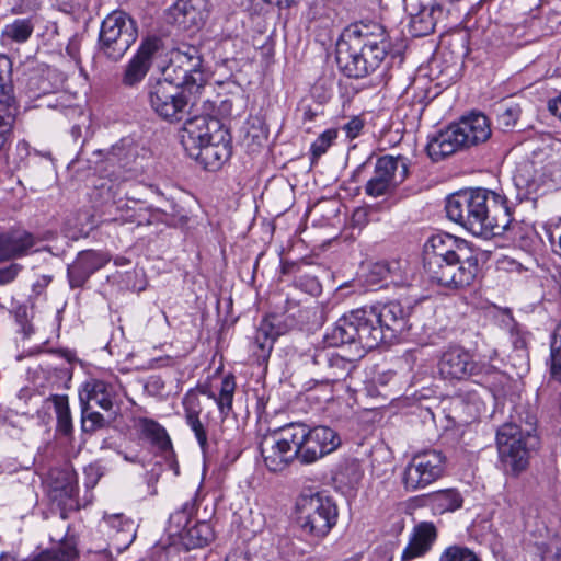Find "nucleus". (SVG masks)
<instances>
[{"instance_id":"obj_55","label":"nucleus","mask_w":561,"mask_h":561,"mask_svg":"<svg viewBox=\"0 0 561 561\" xmlns=\"http://www.w3.org/2000/svg\"><path fill=\"white\" fill-rule=\"evenodd\" d=\"M85 486L93 488L102 477L101 467L96 463H91L84 468Z\"/></svg>"},{"instance_id":"obj_43","label":"nucleus","mask_w":561,"mask_h":561,"mask_svg":"<svg viewBox=\"0 0 561 561\" xmlns=\"http://www.w3.org/2000/svg\"><path fill=\"white\" fill-rule=\"evenodd\" d=\"M108 424L110 422L101 413L93 411L90 405H81V431L84 434H93Z\"/></svg>"},{"instance_id":"obj_34","label":"nucleus","mask_w":561,"mask_h":561,"mask_svg":"<svg viewBox=\"0 0 561 561\" xmlns=\"http://www.w3.org/2000/svg\"><path fill=\"white\" fill-rule=\"evenodd\" d=\"M277 335L273 324L264 319L257 328L252 346L253 355L259 362H265L270 357Z\"/></svg>"},{"instance_id":"obj_31","label":"nucleus","mask_w":561,"mask_h":561,"mask_svg":"<svg viewBox=\"0 0 561 561\" xmlns=\"http://www.w3.org/2000/svg\"><path fill=\"white\" fill-rule=\"evenodd\" d=\"M443 15V8L438 4L423 7L410 20L409 30L412 36L423 37L434 32L438 19Z\"/></svg>"},{"instance_id":"obj_18","label":"nucleus","mask_w":561,"mask_h":561,"mask_svg":"<svg viewBox=\"0 0 561 561\" xmlns=\"http://www.w3.org/2000/svg\"><path fill=\"white\" fill-rule=\"evenodd\" d=\"M110 260V254L104 251L84 250L79 252L73 262L67 266L70 288H83L90 277L103 268Z\"/></svg>"},{"instance_id":"obj_40","label":"nucleus","mask_w":561,"mask_h":561,"mask_svg":"<svg viewBox=\"0 0 561 561\" xmlns=\"http://www.w3.org/2000/svg\"><path fill=\"white\" fill-rule=\"evenodd\" d=\"M78 556L73 539L61 540L60 545L46 550L28 561H73Z\"/></svg>"},{"instance_id":"obj_17","label":"nucleus","mask_w":561,"mask_h":561,"mask_svg":"<svg viewBox=\"0 0 561 561\" xmlns=\"http://www.w3.org/2000/svg\"><path fill=\"white\" fill-rule=\"evenodd\" d=\"M324 341L331 347L358 344L362 348L373 350L363 308L351 310L342 316L325 333Z\"/></svg>"},{"instance_id":"obj_46","label":"nucleus","mask_w":561,"mask_h":561,"mask_svg":"<svg viewBox=\"0 0 561 561\" xmlns=\"http://www.w3.org/2000/svg\"><path fill=\"white\" fill-rule=\"evenodd\" d=\"M337 476L340 477L341 481L351 486H354L360 481L363 472L360 470L359 463L355 460H351L341 466Z\"/></svg>"},{"instance_id":"obj_41","label":"nucleus","mask_w":561,"mask_h":561,"mask_svg":"<svg viewBox=\"0 0 561 561\" xmlns=\"http://www.w3.org/2000/svg\"><path fill=\"white\" fill-rule=\"evenodd\" d=\"M19 110L0 105V153L9 147Z\"/></svg>"},{"instance_id":"obj_44","label":"nucleus","mask_w":561,"mask_h":561,"mask_svg":"<svg viewBox=\"0 0 561 561\" xmlns=\"http://www.w3.org/2000/svg\"><path fill=\"white\" fill-rule=\"evenodd\" d=\"M234 389V377L231 375L226 376L221 381L219 397L215 398L217 405L222 414H227L232 408Z\"/></svg>"},{"instance_id":"obj_29","label":"nucleus","mask_w":561,"mask_h":561,"mask_svg":"<svg viewBox=\"0 0 561 561\" xmlns=\"http://www.w3.org/2000/svg\"><path fill=\"white\" fill-rule=\"evenodd\" d=\"M138 430L144 438L148 439L160 451L167 455V458L170 460V466L174 473L179 474V465L173 459L174 451L167 430L157 421L148 417L139 419Z\"/></svg>"},{"instance_id":"obj_25","label":"nucleus","mask_w":561,"mask_h":561,"mask_svg":"<svg viewBox=\"0 0 561 561\" xmlns=\"http://www.w3.org/2000/svg\"><path fill=\"white\" fill-rule=\"evenodd\" d=\"M467 149L456 122L428 138L426 146L430 158L437 162L459 150Z\"/></svg>"},{"instance_id":"obj_59","label":"nucleus","mask_w":561,"mask_h":561,"mask_svg":"<svg viewBox=\"0 0 561 561\" xmlns=\"http://www.w3.org/2000/svg\"><path fill=\"white\" fill-rule=\"evenodd\" d=\"M514 181L518 187H524L529 193L533 191H536V183L534 181H529V180L525 179L522 173V170H519L515 174Z\"/></svg>"},{"instance_id":"obj_63","label":"nucleus","mask_w":561,"mask_h":561,"mask_svg":"<svg viewBox=\"0 0 561 561\" xmlns=\"http://www.w3.org/2000/svg\"><path fill=\"white\" fill-rule=\"evenodd\" d=\"M297 264L294 262H282L280 272L282 274H290L295 272Z\"/></svg>"},{"instance_id":"obj_9","label":"nucleus","mask_w":561,"mask_h":561,"mask_svg":"<svg viewBox=\"0 0 561 561\" xmlns=\"http://www.w3.org/2000/svg\"><path fill=\"white\" fill-rule=\"evenodd\" d=\"M298 451V460L304 465H310L325 455L334 451L341 445L337 433L328 426H314L310 428L307 424L290 423Z\"/></svg>"},{"instance_id":"obj_45","label":"nucleus","mask_w":561,"mask_h":561,"mask_svg":"<svg viewBox=\"0 0 561 561\" xmlns=\"http://www.w3.org/2000/svg\"><path fill=\"white\" fill-rule=\"evenodd\" d=\"M439 561H481L478 556L467 547L449 546L440 554Z\"/></svg>"},{"instance_id":"obj_3","label":"nucleus","mask_w":561,"mask_h":561,"mask_svg":"<svg viewBox=\"0 0 561 561\" xmlns=\"http://www.w3.org/2000/svg\"><path fill=\"white\" fill-rule=\"evenodd\" d=\"M226 135L218 119L195 116L185 122L181 144L205 170L216 171L231 157V146Z\"/></svg>"},{"instance_id":"obj_52","label":"nucleus","mask_w":561,"mask_h":561,"mask_svg":"<svg viewBox=\"0 0 561 561\" xmlns=\"http://www.w3.org/2000/svg\"><path fill=\"white\" fill-rule=\"evenodd\" d=\"M561 350L557 348V335L553 336L551 343V375L552 377L561 382V362H560Z\"/></svg>"},{"instance_id":"obj_12","label":"nucleus","mask_w":561,"mask_h":561,"mask_svg":"<svg viewBox=\"0 0 561 561\" xmlns=\"http://www.w3.org/2000/svg\"><path fill=\"white\" fill-rule=\"evenodd\" d=\"M439 374L445 379L465 380L471 377L479 378V382L499 375V369L484 362H474L472 356L461 347H451L443 353L439 364Z\"/></svg>"},{"instance_id":"obj_27","label":"nucleus","mask_w":561,"mask_h":561,"mask_svg":"<svg viewBox=\"0 0 561 561\" xmlns=\"http://www.w3.org/2000/svg\"><path fill=\"white\" fill-rule=\"evenodd\" d=\"M437 538V529L432 522H421L413 527L409 542L401 554L402 561H411L413 559L426 554Z\"/></svg>"},{"instance_id":"obj_19","label":"nucleus","mask_w":561,"mask_h":561,"mask_svg":"<svg viewBox=\"0 0 561 561\" xmlns=\"http://www.w3.org/2000/svg\"><path fill=\"white\" fill-rule=\"evenodd\" d=\"M319 382L330 383L345 380L355 368L352 360L325 350L317 351L312 358Z\"/></svg>"},{"instance_id":"obj_61","label":"nucleus","mask_w":561,"mask_h":561,"mask_svg":"<svg viewBox=\"0 0 561 561\" xmlns=\"http://www.w3.org/2000/svg\"><path fill=\"white\" fill-rule=\"evenodd\" d=\"M305 289L310 294H318L321 290V286L316 277L307 276Z\"/></svg>"},{"instance_id":"obj_4","label":"nucleus","mask_w":561,"mask_h":561,"mask_svg":"<svg viewBox=\"0 0 561 561\" xmlns=\"http://www.w3.org/2000/svg\"><path fill=\"white\" fill-rule=\"evenodd\" d=\"M296 515L302 535L310 541L319 542L336 525L339 510L331 496L306 490L296 500Z\"/></svg>"},{"instance_id":"obj_58","label":"nucleus","mask_w":561,"mask_h":561,"mask_svg":"<svg viewBox=\"0 0 561 561\" xmlns=\"http://www.w3.org/2000/svg\"><path fill=\"white\" fill-rule=\"evenodd\" d=\"M21 266L13 264L7 268L0 270V283H8L14 279Z\"/></svg>"},{"instance_id":"obj_48","label":"nucleus","mask_w":561,"mask_h":561,"mask_svg":"<svg viewBox=\"0 0 561 561\" xmlns=\"http://www.w3.org/2000/svg\"><path fill=\"white\" fill-rule=\"evenodd\" d=\"M185 417L199 416L203 408L198 394L194 390H190L182 399Z\"/></svg>"},{"instance_id":"obj_13","label":"nucleus","mask_w":561,"mask_h":561,"mask_svg":"<svg viewBox=\"0 0 561 561\" xmlns=\"http://www.w3.org/2000/svg\"><path fill=\"white\" fill-rule=\"evenodd\" d=\"M99 156H104L102 160H98L96 169L103 178L108 179L111 185L107 188V195L114 197L116 194L117 183L127 181L136 175V148L117 144L112 146L105 153L98 151Z\"/></svg>"},{"instance_id":"obj_7","label":"nucleus","mask_w":561,"mask_h":561,"mask_svg":"<svg viewBox=\"0 0 561 561\" xmlns=\"http://www.w3.org/2000/svg\"><path fill=\"white\" fill-rule=\"evenodd\" d=\"M138 37L136 22L124 11H113L102 22L99 49L110 60L117 61Z\"/></svg>"},{"instance_id":"obj_42","label":"nucleus","mask_w":561,"mask_h":561,"mask_svg":"<svg viewBox=\"0 0 561 561\" xmlns=\"http://www.w3.org/2000/svg\"><path fill=\"white\" fill-rule=\"evenodd\" d=\"M522 108L519 104L513 101H504L496 107L497 124L504 130H510L515 127Z\"/></svg>"},{"instance_id":"obj_37","label":"nucleus","mask_w":561,"mask_h":561,"mask_svg":"<svg viewBox=\"0 0 561 561\" xmlns=\"http://www.w3.org/2000/svg\"><path fill=\"white\" fill-rule=\"evenodd\" d=\"M462 502L461 494L454 489L440 490L428 495V503L439 514L460 508Z\"/></svg>"},{"instance_id":"obj_39","label":"nucleus","mask_w":561,"mask_h":561,"mask_svg":"<svg viewBox=\"0 0 561 561\" xmlns=\"http://www.w3.org/2000/svg\"><path fill=\"white\" fill-rule=\"evenodd\" d=\"M33 31L34 24L31 19H15L3 27L1 37L3 41L25 43L31 37Z\"/></svg>"},{"instance_id":"obj_20","label":"nucleus","mask_w":561,"mask_h":561,"mask_svg":"<svg viewBox=\"0 0 561 561\" xmlns=\"http://www.w3.org/2000/svg\"><path fill=\"white\" fill-rule=\"evenodd\" d=\"M102 527L110 538V549L117 553L125 551L136 538L137 525L122 513L105 514Z\"/></svg>"},{"instance_id":"obj_49","label":"nucleus","mask_w":561,"mask_h":561,"mask_svg":"<svg viewBox=\"0 0 561 561\" xmlns=\"http://www.w3.org/2000/svg\"><path fill=\"white\" fill-rule=\"evenodd\" d=\"M185 421H186V424L192 430V432L194 433L195 438H196L201 449L203 451H205L208 446V438H207L206 430H205L203 423L201 422L199 416L185 417Z\"/></svg>"},{"instance_id":"obj_23","label":"nucleus","mask_w":561,"mask_h":561,"mask_svg":"<svg viewBox=\"0 0 561 561\" xmlns=\"http://www.w3.org/2000/svg\"><path fill=\"white\" fill-rule=\"evenodd\" d=\"M39 240L26 230H14L0 234V261L18 259L38 252Z\"/></svg>"},{"instance_id":"obj_60","label":"nucleus","mask_w":561,"mask_h":561,"mask_svg":"<svg viewBox=\"0 0 561 561\" xmlns=\"http://www.w3.org/2000/svg\"><path fill=\"white\" fill-rule=\"evenodd\" d=\"M548 110L552 115L561 119V93L556 99L549 101Z\"/></svg>"},{"instance_id":"obj_54","label":"nucleus","mask_w":561,"mask_h":561,"mask_svg":"<svg viewBox=\"0 0 561 561\" xmlns=\"http://www.w3.org/2000/svg\"><path fill=\"white\" fill-rule=\"evenodd\" d=\"M389 271L386 267V261L377 262L371 265L369 271V280L374 284L386 282L387 283V272Z\"/></svg>"},{"instance_id":"obj_28","label":"nucleus","mask_w":561,"mask_h":561,"mask_svg":"<svg viewBox=\"0 0 561 561\" xmlns=\"http://www.w3.org/2000/svg\"><path fill=\"white\" fill-rule=\"evenodd\" d=\"M50 497L59 505H68L78 494V476L69 465L50 473Z\"/></svg>"},{"instance_id":"obj_35","label":"nucleus","mask_w":561,"mask_h":561,"mask_svg":"<svg viewBox=\"0 0 561 561\" xmlns=\"http://www.w3.org/2000/svg\"><path fill=\"white\" fill-rule=\"evenodd\" d=\"M196 512L195 500L186 501L181 508L173 512L169 517L168 531L171 537L180 536L192 526V517Z\"/></svg>"},{"instance_id":"obj_33","label":"nucleus","mask_w":561,"mask_h":561,"mask_svg":"<svg viewBox=\"0 0 561 561\" xmlns=\"http://www.w3.org/2000/svg\"><path fill=\"white\" fill-rule=\"evenodd\" d=\"M215 538L214 530L207 522L192 524L179 538V543L186 550L203 548Z\"/></svg>"},{"instance_id":"obj_2","label":"nucleus","mask_w":561,"mask_h":561,"mask_svg":"<svg viewBox=\"0 0 561 561\" xmlns=\"http://www.w3.org/2000/svg\"><path fill=\"white\" fill-rule=\"evenodd\" d=\"M447 218L477 237L503 234L512 222L504 195L485 188L458 191L446 199Z\"/></svg>"},{"instance_id":"obj_16","label":"nucleus","mask_w":561,"mask_h":561,"mask_svg":"<svg viewBox=\"0 0 561 561\" xmlns=\"http://www.w3.org/2000/svg\"><path fill=\"white\" fill-rule=\"evenodd\" d=\"M445 456L436 449L413 455L403 471L402 481L408 491L424 489L437 481L444 472Z\"/></svg>"},{"instance_id":"obj_24","label":"nucleus","mask_w":561,"mask_h":561,"mask_svg":"<svg viewBox=\"0 0 561 561\" xmlns=\"http://www.w3.org/2000/svg\"><path fill=\"white\" fill-rule=\"evenodd\" d=\"M157 49L158 45L154 39H147L141 44L135 56L125 67L122 78V83L125 87H136L145 79L151 68L152 58Z\"/></svg>"},{"instance_id":"obj_14","label":"nucleus","mask_w":561,"mask_h":561,"mask_svg":"<svg viewBox=\"0 0 561 561\" xmlns=\"http://www.w3.org/2000/svg\"><path fill=\"white\" fill-rule=\"evenodd\" d=\"M356 35L351 34L350 30L342 36L336 44V64L340 70L350 78H364L378 69V60L381 55L380 49L376 48L374 56L365 59L363 47Z\"/></svg>"},{"instance_id":"obj_51","label":"nucleus","mask_w":561,"mask_h":561,"mask_svg":"<svg viewBox=\"0 0 561 561\" xmlns=\"http://www.w3.org/2000/svg\"><path fill=\"white\" fill-rule=\"evenodd\" d=\"M386 267L389 268L387 272V284H400L403 282L404 267L401 261H386Z\"/></svg>"},{"instance_id":"obj_15","label":"nucleus","mask_w":561,"mask_h":561,"mask_svg":"<svg viewBox=\"0 0 561 561\" xmlns=\"http://www.w3.org/2000/svg\"><path fill=\"white\" fill-rule=\"evenodd\" d=\"M409 174L408 159L398 156H382L377 159L371 178L367 181L365 193L371 197L392 194Z\"/></svg>"},{"instance_id":"obj_1","label":"nucleus","mask_w":561,"mask_h":561,"mask_svg":"<svg viewBox=\"0 0 561 561\" xmlns=\"http://www.w3.org/2000/svg\"><path fill=\"white\" fill-rule=\"evenodd\" d=\"M423 262L432 284L453 290L471 286L480 270L478 249L449 233H438L426 241Z\"/></svg>"},{"instance_id":"obj_64","label":"nucleus","mask_w":561,"mask_h":561,"mask_svg":"<svg viewBox=\"0 0 561 561\" xmlns=\"http://www.w3.org/2000/svg\"><path fill=\"white\" fill-rule=\"evenodd\" d=\"M225 561H249V559L242 554H232L227 557Z\"/></svg>"},{"instance_id":"obj_38","label":"nucleus","mask_w":561,"mask_h":561,"mask_svg":"<svg viewBox=\"0 0 561 561\" xmlns=\"http://www.w3.org/2000/svg\"><path fill=\"white\" fill-rule=\"evenodd\" d=\"M454 409L463 416V422H471L479 417L482 410V401L474 392L459 393L454 399Z\"/></svg>"},{"instance_id":"obj_50","label":"nucleus","mask_w":561,"mask_h":561,"mask_svg":"<svg viewBox=\"0 0 561 561\" xmlns=\"http://www.w3.org/2000/svg\"><path fill=\"white\" fill-rule=\"evenodd\" d=\"M14 318L16 323L21 328V332L24 334V336L28 337L34 333V329L32 323L28 320V310L25 306H19L14 310Z\"/></svg>"},{"instance_id":"obj_32","label":"nucleus","mask_w":561,"mask_h":561,"mask_svg":"<svg viewBox=\"0 0 561 561\" xmlns=\"http://www.w3.org/2000/svg\"><path fill=\"white\" fill-rule=\"evenodd\" d=\"M12 72V60L8 56L0 54V105L20 108L13 84Z\"/></svg>"},{"instance_id":"obj_57","label":"nucleus","mask_w":561,"mask_h":561,"mask_svg":"<svg viewBox=\"0 0 561 561\" xmlns=\"http://www.w3.org/2000/svg\"><path fill=\"white\" fill-rule=\"evenodd\" d=\"M548 174H549L551 181L558 187H561V160H557L550 164Z\"/></svg>"},{"instance_id":"obj_6","label":"nucleus","mask_w":561,"mask_h":561,"mask_svg":"<svg viewBox=\"0 0 561 561\" xmlns=\"http://www.w3.org/2000/svg\"><path fill=\"white\" fill-rule=\"evenodd\" d=\"M373 348L389 343L411 329L408 311L397 301L362 307Z\"/></svg>"},{"instance_id":"obj_8","label":"nucleus","mask_w":561,"mask_h":561,"mask_svg":"<svg viewBox=\"0 0 561 561\" xmlns=\"http://www.w3.org/2000/svg\"><path fill=\"white\" fill-rule=\"evenodd\" d=\"M163 76L190 92H198L206 83L203 58L195 46L184 45L171 51Z\"/></svg>"},{"instance_id":"obj_11","label":"nucleus","mask_w":561,"mask_h":561,"mask_svg":"<svg viewBox=\"0 0 561 561\" xmlns=\"http://www.w3.org/2000/svg\"><path fill=\"white\" fill-rule=\"evenodd\" d=\"M295 435L289 423L263 437L260 443V453L268 471L282 472L294 460H298L295 439L299 436L295 437Z\"/></svg>"},{"instance_id":"obj_47","label":"nucleus","mask_w":561,"mask_h":561,"mask_svg":"<svg viewBox=\"0 0 561 561\" xmlns=\"http://www.w3.org/2000/svg\"><path fill=\"white\" fill-rule=\"evenodd\" d=\"M336 137L337 131L335 129L323 131L311 145L312 156L319 158L324 154Z\"/></svg>"},{"instance_id":"obj_10","label":"nucleus","mask_w":561,"mask_h":561,"mask_svg":"<svg viewBox=\"0 0 561 561\" xmlns=\"http://www.w3.org/2000/svg\"><path fill=\"white\" fill-rule=\"evenodd\" d=\"M180 85L158 80L148 85V102L151 110L162 119L181 122L190 113V100Z\"/></svg>"},{"instance_id":"obj_36","label":"nucleus","mask_w":561,"mask_h":561,"mask_svg":"<svg viewBox=\"0 0 561 561\" xmlns=\"http://www.w3.org/2000/svg\"><path fill=\"white\" fill-rule=\"evenodd\" d=\"M55 408L57 426L56 431L66 437H71L73 433L72 419L69 408L68 396L53 394L48 399Z\"/></svg>"},{"instance_id":"obj_56","label":"nucleus","mask_w":561,"mask_h":561,"mask_svg":"<svg viewBox=\"0 0 561 561\" xmlns=\"http://www.w3.org/2000/svg\"><path fill=\"white\" fill-rule=\"evenodd\" d=\"M66 53L71 59L76 61V64H79L81 61L80 41L77 37H73L69 41L66 47Z\"/></svg>"},{"instance_id":"obj_26","label":"nucleus","mask_w":561,"mask_h":561,"mask_svg":"<svg viewBox=\"0 0 561 561\" xmlns=\"http://www.w3.org/2000/svg\"><path fill=\"white\" fill-rule=\"evenodd\" d=\"M456 124L467 148L485 142L492 135L490 119L481 112H471Z\"/></svg>"},{"instance_id":"obj_62","label":"nucleus","mask_w":561,"mask_h":561,"mask_svg":"<svg viewBox=\"0 0 561 561\" xmlns=\"http://www.w3.org/2000/svg\"><path fill=\"white\" fill-rule=\"evenodd\" d=\"M455 44H458L462 50V55L467 54L468 35L465 33H458L453 36Z\"/></svg>"},{"instance_id":"obj_21","label":"nucleus","mask_w":561,"mask_h":561,"mask_svg":"<svg viewBox=\"0 0 561 561\" xmlns=\"http://www.w3.org/2000/svg\"><path fill=\"white\" fill-rule=\"evenodd\" d=\"M351 34L356 35L360 44H366L363 47L365 59L375 55L376 48L380 49L381 55L378 60V68L385 60L390 49V41L388 38L385 27L377 23H358L350 28Z\"/></svg>"},{"instance_id":"obj_22","label":"nucleus","mask_w":561,"mask_h":561,"mask_svg":"<svg viewBox=\"0 0 561 561\" xmlns=\"http://www.w3.org/2000/svg\"><path fill=\"white\" fill-rule=\"evenodd\" d=\"M209 14L208 0H176L171 8L173 22L184 31H196Z\"/></svg>"},{"instance_id":"obj_53","label":"nucleus","mask_w":561,"mask_h":561,"mask_svg":"<svg viewBox=\"0 0 561 561\" xmlns=\"http://www.w3.org/2000/svg\"><path fill=\"white\" fill-rule=\"evenodd\" d=\"M363 128L364 121L358 116H354L346 124H344L342 129L345 131L346 137L353 140L358 137Z\"/></svg>"},{"instance_id":"obj_30","label":"nucleus","mask_w":561,"mask_h":561,"mask_svg":"<svg viewBox=\"0 0 561 561\" xmlns=\"http://www.w3.org/2000/svg\"><path fill=\"white\" fill-rule=\"evenodd\" d=\"M113 386L100 379H91L84 382L79 391L81 405H90V402L94 401L105 411H110L113 408Z\"/></svg>"},{"instance_id":"obj_5","label":"nucleus","mask_w":561,"mask_h":561,"mask_svg":"<svg viewBox=\"0 0 561 561\" xmlns=\"http://www.w3.org/2000/svg\"><path fill=\"white\" fill-rule=\"evenodd\" d=\"M538 444L537 435L523 432L515 424L502 425L496 433V445L503 471L513 477L525 471Z\"/></svg>"}]
</instances>
